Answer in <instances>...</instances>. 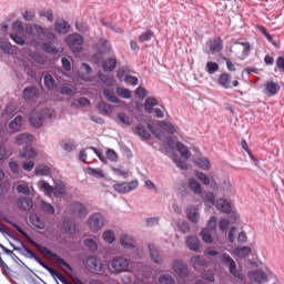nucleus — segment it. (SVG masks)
<instances>
[{"mask_svg": "<svg viewBox=\"0 0 284 284\" xmlns=\"http://www.w3.org/2000/svg\"><path fill=\"white\" fill-rule=\"evenodd\" d=\"M14 230H17V232H19L20 234H22V236L24 239H27V241H29V243H31V245L36 246L37 250H39V252L41 254H43L44 256H49V258H53V261H55V263L59 265V267H61L62 270H69V272H72V266H70L68 264V262H65L63 258H61V256H59L55 253H52V251H50L48 247L34 242L30 235H28V233H26L21 227H19L18 225L13 224Z\"/></svg>", "mask_w": 284, "mask_h": 284, "instance_id": "1", "label": "nucleus"}, {"mask_svg": "<svg viewBox=\"0 0 284 284\" xmlns=\"http://www.w3.org/2000/svg\"><path fill=\"white\" fill-rule=\"evenodd\" d=\"M38 187L45 194V196H55V199H61L65 194V184L63 183H58L55 187H52L50 183L45 181H39L38 182Z\"/></svg>", "mask_w": 284, "mask_h": 284, "instance_id": "2", "label": "nucleus"}, {"mask_svg": "<svg viewBox=\"0 0 284 284\" xmlns=\"http://www.w3.org/2000/svg\"><path fill=\"white\" fill-rule=\"evenodd\" d=\"M54 116V110L44 109L42 111H32L29 115V121L33 128H41L43 121H48Z\"/></svg>", "mask_w": 284, "mask_h": 284, "instance_id": "3", "label": "nucleus"}, {"mask_svg": "<svg viewBox=\"0 0 284 284\" xmlns=\"http://www.w3.org/2000/svg\"><path fill=\"white\" fill-rule=\"evenodd\" d=\"M64 41L74 54H79V52L83 51V38L81 34L71 33L65 37Z\"/></svg>", "mask_w": 284, "mask_h": 284, "instance_id": "4", "label": "nucleus"}, {"mask_svg": "<svg viewBox=\"0 0 284 284\" xmlns=\"http://www.w3.org/2000/svg\"><path fill=\"white\" fill-rule=\"evenodd\" d=\"M216 232V216H212L207 222V227L201 232V237L204 243L212 245V234Z\"/></svg>", "mask_w": 284, "mask_h": 284, "instance_id": "5", "label": "nucleus"}, {"mask_svg": "<svg viewBox=\"0 0 284 284\" xmlns=\"http://www.w3.org/2000/svg\"><path fill=\"white\" fill-rule=\"evenodd\" d=\"M111 267L115 274H123L130 267V261L125 257L115 256L111 261Z\"/></svg>", "mask_w": 284, "mask_h": 284, "instance_id": "6", "label": "nucleus"}, {"mask_svg": "<svg viewBox=\"0 0 284 284\" xmlns=\"http://www.w3.org/2000/svg\"><path fill=\"white\" fill-rule=\"evenodd\" d=\"M39 94L40 92L37 87L29 85L23 89L22 99H24L27 103H37V101H39Z\"/></svg>", "mask_w": 284, "mask_h": 284, "instance_id": "7", "label": "nucleus"}, {"mask_svg": "<svg viewBox=\"0 0 284 284\" xmlns=\"http://www.w3.org/2000/svg\"><path fill=\"white\" fill-rule=\"evenodd\" d=\"M139 187V181L134 180L131 182L116 183L113 185V190L119 192V194H128L132 192V190H136Z\"/></svg>", "mask_w": 284, "mask_h": 284, "instance_id": "8", "label": "nucleus"}, {"mask_svg": "<svg viewBox=\"0 0 284 284\" xmlns=\"http://www.w3.org/2000/svg\"><path fill=\"white\" fill-rule=\"evenodd\" d=\"M69 212L75 217V219H85L88 216V209L85 205H83L81 202H73L69 206Z\"/></svg>", "mask_w": 284, "mask_h": 284, "instance_id": "9", "label": "nucleus"}, {"mask_svg": "<svg viewBox=\"0 0 284 284\" xmlns=\"http://www.w3.org/2000/svg\"><path fill=\"white\" fill-rule=\"evenodd\" d=\"M217 82L222 88H225V90L237 88L239 85V80L232 82V75L230 73H221L217 78Z\"/></svg>", "mask_w": 284, "mask_h": 284, "instance_id": "10", "label": "nucleus"}, {"mask_svg": "<svg viewBox=\"0 0 284 284\" xmlns=\"http://www.w3.org/2000/svg\"><path fill=\"white\" fill-rule=\"evenodd\" d=\"M278 92H281V85L278 84V82H274V81H266L263 85V94H265V97H276V94H278Z\"/></svg>", "mask_w": 284, "mask_h": 284, "instance_id": "11", "label": "nucleus"}, {"mask_svg": "<svg viewBox=\"0 0 284 284\" xmlns=\"http://www.w3.org/2000/svg\"><path fill=\"white\" fill-rule=\"evenodd\" d=\"M88 225L92 232H99L103 227V215L94 213L89 220Z\"/></svg>", "mask_w": 284, "mask_h": 284, "instance_id": "12", "label": "nucleus"}, {"mask_svg": "<svg viewBox=\"0 0 284 284\" xmlns=\"http://www.w3.org/2000/svg\"><path fill=\"white\" fill-rule=\"evenodd\" d=\"M173 271L180 278H185L190 274V268L187 267V264L183 263L181 260L173 261Z\"/></svg>", "mask_w": 284, "mask_h": 284, "instance_id": "13", "label": "nucleus"}, {"mask_svg": "<svg viewBox=\"0 0 284 284\" xmlns=\"http://www.w3.org/2000/svg\"><path fill=\"white\" fill-rule=\"evenodd\" d=\"M221 258H222V263L225 264L226 267H229L230 274L237 277L239 271H236V262L234 261V258H232V256H230V254L227 253H223Z\"/></svg>", "mask_w": 284, "mask_h": 284, "instance_id": "14", "label": "nucleus"}, {"mask_svg": "<svg viewBox=\"0 0 284 284\" xmlns=\"http://www.w3.org/2000/svg\"><path fill=\"white\" fill-rule=\"evenodd\" d=\"M247 276L250 281H253L254 283L263 284L265 281H267V274L263 271H252L247 273Z\"/></svg>", "mask_w": 284, "mask_h": 284, "instance_id": "15", "label": "nucleus"}, {"mask_svg": "<svg viewBox=\"0 0 284 284\" xmlns=\"http://www.w3.org/2000/svg\"><path fill=\"white\" fill-rule=\"evenodd\" d=\"M85 265L90 270H94V272H101L103 270V263L94 256L87 257Z\"/></svg>", "mask_w": 284, "mask_h": 284, "instance_id": "16", "label": "nucleus"}, {"mask_svg": "<svg viewBox=\"0 0 284 284\" xmlns=\"http://www.w3.org/2000/svg\"><path fill=\"white\" fill-rule=\"evenodd\" d=\"M149 252L153 263H156L158 265L163 264V256L159 254V248H156L154 244H149Z\"/></svg>", "mask_w": 284, "mask_h": 284, "instance_id": "17", "label": "nucleus"}, {"mask_svg": "<svg viewBox=\"0 0 284 284\" xmlns=\"http://www.w3.org/2000/svg\"><path fill=\"white\" fill-rule=\"evenodd\" d=\"M256 28L265 37V39H267L268 43H271L274 48H276V50H278V48H281V43H278V42H276V40H274L272 34H270V32H267V29L265 27L256 24Z\"/></svg>", "mask_w": 284, "mask_h": 284, "instance_id": "18", "label": "nucleus"}, {"mask_svg": "<svg viewBox=\"0 0 284 284\" xmlns=\"http://www.w3.org/2000/svg\"><path fill=\"white\" fill-rule=\"evenodd\" d=\"M17 205L22 212H28L32 210L34 204L31 199L21 197L17 200Z\"/></svg>", "mask_w": 284, "mask_h": 284, "instance_id": "19", "label": "nucleus"}, {"mask_svg": "<svg viewBox=\"0 0 284 284\" xmlns=\"http://www.w3.org/2000/svg\"><path fill=\"white\" fill-rule=\"evenodd\" d=\"M186 245L192 252H199L201 250V240L194 235L189 236L186 237Z\"/></svg>", "mask_w": 284, "mask_h": 284, "instance_id": "20", "label": "nucleus"}, {"mask_svg": "<svg viewBox=\"0 0 284 284\" xmlns=\"http://www.w3.org/2000/svg\"><path fill=\"white\" fill-rule=\"evenodd\" d=\"M55 30L59 34H68L70 32V24L64 19L57 20Z\"/></svg>", "mask_w": 284, "mask_h": 284, "instance_id": "21", "label": "nucleus"}, {"mask_svg": "<svg viewBox=\"0 0 284 284\" xmlns=\"http://www.w3.org/2000/svg\"><path fill=\"white\" fill-rule=\"evenodd\" d=\"M23 118L21 115H18L9 123V130H11V132H21Z\"/></svg>", "mask_w": 284, "mask_h": 284, "instance_id": "22", "label": "nucleus"}, {"mask_svg": "<svg viewBox=\"0 0 284 284\" xmlns=\"http://www.w3.org/2000/svg\"><path fill=\"white\" fill-rule=\"evenodd\" d=\"M32 141H34V138L30 133H22L16 138L17 145H28V143H32Z\"/></svg>", "mask_w": 284, "mask_h": 284, "instance_id": "23", "label": "nucleus"}, {"mask_svg": "<svg viewBox=\"0 0 284 284\" xmlns=\"http://www.w3.org/2000/svg\"><path fill=\"white\" fill-rule=\"evenodd\" d=\"M216 207L224 214H230V212H232V204H230L225 199L217 200Z\"/></svg>", "mask_w": 284, "mask_h": 284, "instance_id": "24", "label": "nucleus"}, {"mask_svg": "<svg viewBox=\"0 0 284 284\" xmlns=\"http://www.w3.org/2000/svg\"><path fill=\"white\" fill-rule=\"evenodd\" d=\"M115 69H116V59L115 58H109L103 61L102 70H104V72H113Z\"/></svg>", "mask_w": 284, "mask_h": 284, "instance_id": "25", "label": "nucleus"}, {"mask_svg": "<svg viewBox=\"0 0 284 284\" xmlns=\"http://www.w3.org/2000/svg\"><path fill=\"white\" fill-rule=\"evenodd\" d=\"M103 97L110 103H121V101L116 98V93H114V89H104Z\"/></svg>", "mask_w": 284, "mask_h": 284, "instance_id": "26", "label": "nucleus"}, {"mask_svg": "<svg viewBox=\"0 0 284 284\" xmlns=\"http://www.w3.org/2000/svg\"><path fill=\"white\" fill-rule=\"evenodd\" d=\"M159 105V100L156 98H148L144 103V110L146 114H152L153 108Z\"/></svg>", "mask_w": 284, "mask_h": 284, "instance_id": "27", "label": "nucleus"}, {"mask_svg": "<svg viewBox=\"0 0 284 284\" xmlns=\"http://www.w3.org/2000/svg\"><path fill=\"white\" fill-rule=\"evenodd\" d=\"M120 244L124 250H132L134 247V240L129 235H121Z\"/></svg>", "mask_w": 284, "mask_h": 284, "instance_id": "28", "label": "nucleus"}, {"mask_svg": "<svg viewBox=\"0 0 284 284\" xmlns=\"http://www.w3.org/2000/svg\"><path fill=\"white\" fill-rule=\"evenodd\" d=\"M21 159H34L37 156V151L31 146H26L22 151H20Z\"/></svg>", "mask_w": 284, "mask_h": 284, "instance_id": "29", "label": "nucleus"}, {"mask_svg": "<svg viewBox=\"0 0 284 284\" xmlns=\"http://www.w3.org/2000/svg\"><path fill=\"white\" fill-rule=\"evenodd\" d=\"M34 173L36 176H50V174H52V171L49 169L48 165L40 164L36 166Z\"/></svg>", "mask_w": 284, "mask_h": 284, "instance_id": "30", "label": "nucleus"}, {"mask_svg": "<svg viewBox=\"0 0 284 284\" xmlns=\"http://www.w3.org/2000/svg\"><path fill=\"white\" fill-rule=\"evenodd\" d=\"M29 221L31 225H33V227H37L38 230H43V227H45V224L37 214L30 215Z\"/></svg>", "mask_w": 284, "mask_h": 284, "instance_id": "31", "label": "nucleus"}, {"mask_svg": "<svg viewBox=\"0 0 284 284\" xmlns=\"http://www.w3.org/2000/svg\"><path fill=\"white\" fill-rule=\"evenodd\" d=\"M176 150L183 159H190V156H192L190 149H187V146H185V144L182 142H176Z\"/></svg>", "mask_w": 284, "mask_h": 284, "instance_id": "32", "label": "nucleus"}, {"mask_svg": "<svg viewBox=\"0 0 284 284\" xmlns=\"http://www.w3.org/2000/svg\"><path fill=\"white\" fill-rule=\"evenodd\" d=\"M187 216H189V221H191V223H199V210H196V207L194 206H190L187 210Z\"/></svg>", "mask_w": 284, "mask_h": 284, "instance_id": "33", "label": "nucleus"}, {"mask_svg": "<svg viewBox=\"0 0 284 284\" xmlns=\"http://www.w3.org/2000/svg\"><path fill=\"white\" fill-rule=\"evenodd\" d=\"M135 132H136V134H139V136H141L144 141H150V139H151L150 132H148V130L145 129V126H143L142 124H138V125H136Z\"/></svg>", "mask_w": 284, "mask_h": 284, "instance_id": "34", "label": "nucleus"}, {"mask_svg": "<svg viewBox=\"0 0 284 284\" xmlns=\"http://www.w3.org/2000/svg\"><path fill=\"white\" fill-rule=\"evenodd\" d=\"M250 254H252V248H250L247 246H242V247L235 248V256H237L239 258H245V257L250 256Z\"/></svg>", "mask_w": 284, "mask_h": 284, "instance_id": "35", "label": "nucleus"}, {"mask_svg": "<svg viewBox=\"0 0 284 284\" xmlns=\"http://www.w3.org/2000/svg\"><path fill=\"white\" fill-rule=\"evenodd\" d=\"M191 265H193V267L196 270V267H205V265H207V262L203 258H201V256L199 255H194L191 257L190 261Z\"/></svg>", "mask_w": 284, "mask_h": 284, "instance_id": "36", "label": "nucleus"}, {"mask_svg": "<svg viewBox=\"0 0 284 284\" xmlns=\"http://www.w3.org/2000/svg\"><path fill=\"white\" fill-rule=\"evenodd\" d=\"M98 110L103 114H112L114 108L112 106V104H108L105 101H101L98 104Z\"/></svg>", "mask_w": 284, "mask_h": 284, "instance_id": "37", "label": "nucleus"}, {"mask_svg": "<svg viewBox=\"0 0 284 284\" xmlns=\"http://www.w3.org/2000/svg\"><path fill=\"white\" fill-rule=\"evenodd\" d=\"M115 93L118 97H121V99H132V91L123 87H118Z\"/></svg>", "mask_w": 284, "mask_h": 284, "instance_id": "38", "label": "nucleus"}, {"mask_svg": "<svg viewBox=\"0 0 284 284\" xmlns=\"http://www.w3.org/2000/svg\"><path fill=\"white\" fill-rule=\"evenodd\" d=\"M44 85L48 90H54L57 88V80L51 74L44 75Z\"/></svg>", "mask_w": 284, "mask_h": 284, "instance_id": "39", "label": "nucleus"}, {"mask_svg": "<svg viewBox=\"0 0 284 284\" xmlns=\"http://www.w3.org/2000/svg\"><path fill=\"white\" fill-rule=\"evenodd\" d=\"M63 227L67 234H74V232H77V224L70 220L63 221Z\"/></svg>", "mask_w": 284, "mask_h": 284, "instance_id": "40", "label": "nucleus"}, {"mask_svg": "<svg viewBox=\"0 0 284 284\" xmlns=\"http://www.w3.org/2000/svg\"><path fill=\"white\" fill-rule=\"evenodd\" d=\"M87 172L90 176H94V179H105V173L101 169L88 168Z\"/></svg>", "mask_w": 284, "mask_h": 284, "instance_id": "41", "label": "nucleus"}, {"mask_svg": "<svg viewBox=\"0 0 284 284\" xmlns=\"http://www.w3.org/2000/svg\"><path fill=\"white\" fill-rule=\"evenodd\" d=\"M42 50L47 52V54H59V49L52 44V42H45L42 44Z\"/></svg>", "mask_w": 284, "mask_h": 284, "instance_id": "42", "label": "nucleus"}, {"mask_svg": "<svg viewBox=\"0 0 284 284\" xmlns=\"http://www.w3.org/2000/svg\"><path fill=\"white\" fill-rule=\"evenodd\" d=\"M204 203L207 207H212L214 203H216V197L214 196V193L207 192L204 196Z\"/></svg>", "mask_w": 284, "mask_h": 284, "instance_id": "43", "label": "nucleus"}, {"mask_svg": "<svg viewBox=\"0 0 284 284\" xmlns=\"http://www.w3.org/2000/svg\"><path fill=\"white\" fill-rule=\"evenodd\" d=\"M45 31V29H43V27L39 26V24H33L29 28V34H33L34 37L41 36L43 34V32Z\"/></svg>", "mask_w": 284, "mask_h": 284, "instance_id": "44", "label": "nucleus"}, {"mask_svg": "<svg viewBox=\"0 0 284 284\" xmlns=\"http://www.w3.org/2000/svg\"><path fill=\"white\" fill-rule=\"evenodd\" d=\"M211 52H221L223 50V41L221 39H215L211 47H210Z\"/></svg>", "mask_w": 284, "mask_h": 284, "instance_id": "45", "label": "nucleus"}, {"mask_svg": "<svg viewBox=\"0 0 284 284\" xmlns=\"http://www.w3.org/2000/svg\"><path fill=\"white\" fill-rule=\"evenodd\" d=\"M152 37H154V31L152 30H146L139 37L140 43H145V41H151Z\"/></svg>", "mask_w": 284, "mask_h": 284, "instance_id": "46", "label": "nucleus"}, {"mask_svg": "<svg viewBox=\"0 0 284 284\" xmlns=\"http://www.w3.org/2000/svg\"><path fill=\"white\" fill-rule=\"evenodd\" d=\"M159 283L160 284H176V282L174 281V277H172V275H170V274L160 275Z\"/></svg>", "mask_w": 284, "mask_h": 284, "instance_id": "47", "label": "nucleus"}, {"mask_svg": "<svg viewBox=\"0 0 284 284\" xmlns=\"http://www.w3.org/2000/svg\"><path fill=\"white\" fill-rule=\"evenodd\" d=\"M219 63L213 62V61H209L206 62V72H209L210 74H216V72H219Z\"/></svg>", "mask_w": 284, "mask_h": 284, "instance_id": "48", "label": "nucleus"}, {"mask_svg": "<svg viewBox=\"0 0 284 284\" xmlns=\"http://www.w3.org/2000/svg\"><path fill=\"white\" fill-rule=\"evenodd\" d=\"M103 241H105V243H109V245H112V243H114L115 236H114V232L112 231H105L102 235Z\"/></svg>", "mask_w": 284, "mask_h": 284, "instance_id": "49", "label": "nucleus"}, {"mask_svg": "<svg viewBox=\"0 0 284 284\" xmlns=\"http://www.w3.org/2000/svg\"><path fill=\"white\" fill-rule=\"evenodd\" d=\"M195 176L203 183V185H210L211 180L210 176H207V174L196 171Z\"/></svg>", "mask_w": 284, "mask_h": 284, "instance_id": "50", "label": "nucleus"}, {"mask_svg": "<svg viewBox=\"0 0 284 284\" xmlns=\"http://www.w3.org/2000/svg\"><path fill=\"white\" fill-rule=\"evenodd\" d=\"M84 245L90 250V252H97V250H99V245H97V242L92 239L84 240Z\"/></svg>", "mask_w": 284, "mask_h": 284, "instance_id": "51", "label": "nucleus"}, {"mask_svg": "<svg viewBox=\"0 0 284 284\" xmlns=\"http://www.w3.org/2000/svg\"><path fill=\"white\" fill-rule=\"evenodd\" d=\"M72 105L74 108H85V105H90V100H88V98H80L78 100H75Z\"/></svg>", "mask_w": 284, "mask_h": 284, "instance_id": "52", "label": "nucleus"}, {"mask_svg": "<svg viewBox=\"0 0 284 284\" xmlns=\"http://www.w3.org/2000/svg\"><path fill=\"white\" fill-rule=\"evenodd\" d=\"M190 187L194 194H201V184L195 179L190 180Z\"/></svg>", "mask_w": 284, "mask_h": 284, "instance_id": "53", "label": "nucleus"}, {"mask_svg": "<svg viewBox=\"0 0 284 284\" xmlns=\"http://www.w3.org/2000/svg\"><path fill=\"white\" fill-rule=\"evenodd\" d=\"M196 164L199 165V168H201V170H210V168H212V165L210 164V160L207 159H197Z\"/></svg>", "mask_w": 284, "mask_h": 284, "instance_id": "54", "label": "nucleus"}, {"mask_svg": "<svg viewBox=\"0 0 284 284\" xmlns=\"http://www.w3.org/2000/svg\"><path fill=\"white\" fill-rule=\"evenodd\" d=\"M106 159L112 161V163H116L119 161V154H116L115 150L109 149L106 150Z\"/></svg>", "mask_w": 284, "mask_h": 284, "instance_id": "55", "label": "nucleus"}, {"mask_svg": "<svg viewBox=\"0 0 284 284\" xmlns=\"http://www.w3.org/2000/svg\"><path fill=\"white\" fill-rule=\"evenodd\" d=\"M159 126L164 128L166 132H169V134H174L176 132V129L174 128V125H172L171 123H166L164 121H161L159 123Z\"/></svg>", "mask_w": 284, "mask_h": 284, "instance_id": "56", "label": "nucleus"}, {"mask_svg": "<svg viewBox=\"0 0 284 284\" xmlns=\"http://www.w3.org/2000/svg\"><path fill=\"white\" fill-rule=\"evenodd\" d=\"M40 207L45 212V214H54V206L50 203L41 202Z\"/></svg>", "mask_w": 284, "mask_h": 284, "instance_id": "57", "label": "nucleus"}, {"mask_svg": "<svg viewBox=\"0 0 284 284\" xmlns=\"http://www.w3.org/2000/svg\"><path fill=\"white\" fill-rule=\"evenodd\" d=\"M118 119L123 123V125H130L132 123V119L125 113H119Z\"/></svg>", "mask_w": 284, "mask_h": 284, "instance_id": "58", "label": "nucleus"}, {"mask_svg": "<svg viewBox=\"0 0 284 284\" xmlns=\"http://www.w3.org/2000/svg\"><path fill=\"white\" fill-rule=\"evenodd\" d=\"M17 192H18V194H26V196H29L30 186H28L27 184H19L17 186Z\"/></svg>", "mask_w": 284, "mask_h": 284, "instance_id": "59", "label": "nucleus"}, {"mask_svg": "<svg viewBox=\"0 0 284 284\" xmlns=\"http://www.w3.org/2000/svg\"><path fill=\"white\" fill-rule=\"evenodd\" d=\"M125 83H128V85H139V78H136L135 75H125L124 79Z\"/></svg>", "mask_w": 284, "mask_h": 284, "instance_id": "60", "label": "nucleus"}, {"mask_svg": "<svg viewBox=\"0 0 284 284\" xmlns=\"http://www.w3.org/2000/svg\"><path fill=\"white\" fill-rule=\"evenodd\" d=\"M74 148H77V144H74V141H68L62 143V149L65 152H72V150H74Z\"/></svg>", "mask_w": 284, "mask_h": 284, "instance_id": "61", "label": "nucleus"}, {"mask_svg": "<svg viewBox=\"0 0 284 284\" xmlns=\"http://www.w3.org/2000/svg\"><path fill=\"white\" fill-rule=\"evenodd\" d=\"M135 95L138 97V99H145V97H148V90H145V88L143 87H139L135 90Z\"/></svg>", "mask_w": 284, "mask_h": 284, "instance_id": "62", "label": "nucleus"}, {"mask_svg": "<svg viewBox=\"0 0 284 284\" xmlns=\"http://www.w3.org/2000/svg\"><path fill=\"white\" fill-rule=\"evenodd\" d=\"M61 94H67L68 97H72L74 94V89L70 85H63L60 90Z\"/></svg>", "mask_w": 284, "mask_h": 284, "instance_id": "63", "label": "nucleus"}, {"mask_svg": "<svg viewBox=\"0 0 284 284\" xmlns=\"http://www.w3.org/2000/svg\"><path fill=\"white\" fill-rule=\"evenodd\" d=\"M275 65L277 70H280L281 72H284V57H277L275 61Z\"/></svg>", "mask_w": 284, "mask_h": 284, "instance_id": "64", "label": "nucleus"}]
</instances>
